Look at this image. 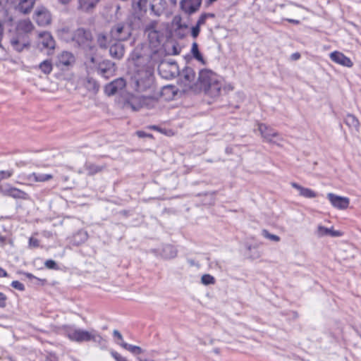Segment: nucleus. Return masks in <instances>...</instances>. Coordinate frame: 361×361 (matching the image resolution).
Segmentation results:
<instances>
[{
  "instance_id": "obj_42",
  "label": "nucleus",
  "mask_w": 361,
  "mask_h": 361,
  "mask_svg": "<svg viewBox=\"0 0 361 361\" xmlns=\"http://www.w3.org/2000/svg\"><path fill=\"white\" fill-rule=\"evenodd\" d=\"M44 266L48 269H52V270H58L59 269V266L56 263L55 261L52 259H47L44 262Z\"/></svg>"
},
{
  "instance_id": "obj_20",
  "label": "nucleus",
  "mask_w": 361,
  "mask_h": 361,
  "mask_svg": "<svg viewBox=\"0 0 361 361\" xmlns=\"http://www.w3.org/2000/svg\"><path fill=\"white\" fill-rule=\"evenodd\" d=\"M166 2L164 0H150L149 8L151 11L156 16H160L164 11Z\"/></svg>"
},
{
  "instance_id": "obj_32",
  "label": "nucleus",
  "mask_w": 361,
  "mask_h": 361,
  "mask_svg": "<svg viewBox=\"0 0 361 361\" xmlns=\"http://www.w3.org/2000/svg\"><path fill=\"white\" fill-rule=\"evenodd\" d=\"M18 28L25 33H29L34 29V25L30 20H24L19 23Z\"/></svg>"
},
{
  "instance_id": "obj_44",
  "label": "nucleus",
  "mask_w": 361,
  "mask_h": 361,
  "mask_svg": "<svg viewBox=\"0 0 361 361\" xmlns=\"http://www.w3.org/2000/svg\"><path fill=\"white\" fill-rule=\"evenodd\" d=\"M11 286L18 290L23 291L25 290V286L18 281H13L11 283Z\"/></svg>"
},
{
  "instance_id": "obj_43",
  "label": "nucleus",
  "mask_w": 361,
  "mask_h": 361,
  "mask_svg": "<svg viewBox=\"0 0 361 361\" xmlns=\"http://www.w3.org/2000/svg\"><path fill=\"white\" fill-rule=\"evenodd\" d=\"M11 0H0V11H4L7 13L9 2Z\"/></svg>"
},
{
  "instance_id": "obj_21",
  "label": "nucleus",
  "mask_w": 361,
  "mask_h": 361,
  "mask_svg": "<svg viewBox=\"0 0 361 361\" xmlns=\"http://www.w3.org/2000/svg\"><path fill=\"white\" fill-rule=\"evenodd\" d=\"M316 234L318 237L331 236L339 237L342 235L339 231L334 230L333 228H328L323 226H318Z\"/></svg>"
},
{
  "instance_id": "obj_64",
  "label": "nucleus",
  "mask_w": 361,
  "mask_h": 361,
  "mask_svg": "<svg viewBox=\"0 0 361 361\" xmlns=\"http://www.w3.org/2000/svg\"><path fill=\"white\" fill-rule=\"evenodd\" d=\"M8 20L11 21L12 20V18L10 17L8 18Z\"/></svg>"
},
{
  "instance_id": "obj_25",
  "label": "nucleus",
  "mask_w": 361,
  "mask_h": 361,
  "mask_svg": "<svg viewBox=\"0 0 361 361\" xmlns=\"http://www.w3.org/2000/svg\"><path fill=\"white\" fill-rule=\"evenodd\" d=\"M161 255L164 259H172L176 257L177 250L171 245H166L163 247Z\"/></svg>"
},
{
  "instance_id": "obj_2",
  "label": "nucleus",
  "mask_w": 361,
  "mask_h": 361,
  "mask_svg": "<svg viewBox=\"0 0 361 361\" xmlns=\"http://www.w3.org/2000/svg\"><path fill=\"white\" fill-rule=\"evenodd\" d=\"M131 57L136 65L147 67L146 69H148L161 61V54L159 50L152 49L147 45L140 44L135 47Z\"/></svg>"
},
{
  "instance_id": "obj_55",
  "label": "nucleus",
  "mask_w": 361,
  "mask_h": 361,
  "mask_svg": "<svg viewBox=\"0 0 361 361\" xmlns=\"http://www.w3.org/2000/svg\"><path fill=\"white\" fill-rule=\"evenodd\" d=\"M300 57V54L299 53H294L293 54L291 55V59L293 60H298L299 59Z\"/></svg>"
},
{
  "instance_id": "obj_22",
  "label": "nucleus",
  "mask_w": 361,
  "mask_h": 361,
  "mask_svg": "<svg viewBox=\"0 0 361 361\" xmlns=\"http://www.w3.org/2000/svg\"><path fill=\"white\" fill-rule=\"evenodd\" d=\"M4 193L14 199L27 200L28 198V195L25 192L16 188L11 187L6 190Z\"/></svg>"
},
{
  "instance_id": "obj_47",
  "label": "nucleus",
  "mask_w": 361,
  "mask_h": 361,
  "mask_svg": "<svg viewBox=\"0 0 361 361\" xmlns=\"http://www.w3.org/2000/svg\"><path fill=\"white\" fill-rule=\"evenodd\" d=\"M6 300L7 297L6 295L0 292V307L4 308L6 306Z\"/></svg>"
},
{
  "instance_id": "obj_53",
  "label": "nucleus",
  "mask_w": 361,
  "mask_h": 361,
  "mask_svg": "<svg viewBox=\"0 0 361 361\" xmlns=\"http://www.w3.org/2000/svg\"><path fill=\"white\" fill-rule=\"evenodd\" d=\"M79 235L82 236V241H85V240H87V233H86L85 232H82V231L79 232V233L75 235V238H76L77 236H79Z\"/></svg>"
},
{
  "instance_id": "obj_39",
  "label": "nucleus",
  "mask_w": 361,
  "mask_h": 361,
  "mask_svg": "<svg viewBox=\"0 0 361 361\" xmlns=\"http://www.w3.org/2000/svg\"><path fill=\"white\" fill-rule=\"evenodd\" d=\"M262 235L267 239H269L271 241H274V242H279L280 240V237L276 235H274V234H271L266 229H264L262 230Z\"/></svg>"
},
{
  "instance_id": "obj_58",
  "label": "nucleus",
  "mask_w": 361,
  "mask_h": 361,
  "mask_svg": "<svg viewBox=\"0 0 361 361\" xmlns=\"http://www.w3.org/2000/svg\"><path fill=\"white\" fill-rule=\"evenodd\" d=\"M287 20L290 23H294V24H298L300 22L298 20H293V19H287Z\"/></svg>"
},
{
  "instance_id": "obj_38",
  "label": "nucleus",
  "mask_w": 361,
  "mask_h": 361,
  "mask_svg": "<svg viewBox=\"0 0 361 361\" xmlns=\"http://www.w3.org/2000/svg\"><path fill=\"white\" fill-rule=\"evenodd\" d=\"M169 66H170L173 69L177 68V63L175 61H173V62L161 61V63H159V65L158 66V70L160 73H161Z\"/></svg>"
},
{
  "instance_id": "obj_50",
  "label": "nucleus",
  "mask_w": 361,
  "mask_h": 361,
  "mask_svg": "<svg viewBox=\"0 0 361 361\" xmlns=\"http://www.w3.org/2000/svg\"><path fill=\"white\" fill-rule=\"evenodd\" d=\"M39 245V242L37 238H30L29 239V246L30 247H37Z\"/></svg>"
},
{
  "instance_id": "obj_52",
  "label": "nucleus",
  "mask_w": 361,
  "mask_h": 361,
  "mask_svg": "<svg viewBox=\"0 0 361 361\" xmlns=\"http://www.w3.org/2000/svg\"><path fill=\"white\" fill-rule=\"evenodd\" d=\"M113 336L115 338H117L120 341V342L123 341V336L121 335V334L118 330H114Z\"/></svg>"
},
{
  "instance_id": "obj_56",
  "label": "nucleus",
  "mask_w": 361,
  "mask_h": 361,
  "mask_svg": "<svg viewBox=\"0 0 361 361\" xmlns=\"http://www.w3.org/2000/svg\"><path fill=\"white\" fill-rule=\"evenodd\" d=\"M137 135L140 137H145V136H146V135H147V134H146L145 132H143V131H137Z\"/></svg>"
},
{
  "instance_id": "obj_5",
  "label": "nucleus",
  "mask_w": 361,
  "mask_h": 361,
  "mask_svg": "<svg viewBox=\"0 0 361 361\" xmlns=\"http://www.w3.org/2000/svg\"><path fill=\"white\" fill-rule=\"evenodd\" d=\"M157 104V99L152 95H130L124 103V107L137 111L142 108L148 109L154 108Z\"/></svg>"
},
{
  "instance_id": "obj_49",
  "label": "nucleus",
  "mask_w": 361,
  "mask_h": 361,
  "mask_svg": "<svg viewBox=\"0 0 361 361\" xmlns=\"http://www.w3.org/2000/svg\"><path fill=\"white\" fill-rule=\"evenodd\" d=\"M169 52L173 55H178L180 52V48L176 44H173L171 50H169Z\"/></svg>"
},
{
  "instance_id": "obj_31",
  "label": "nucleus",
  "mask_w": 361,
  "mask_h": 361,
  "mask_svg": "<svg viewBox=\"0 0 361 361\" xmlns=\"http://www.w3.org/2000/svg\"><path fill=\"white\" fill-rule=\"evenodd\" d=\"M29 178L30 180L33 179L36 182H44L52 178V176L50 174L33 173L30 175Z\"/></svg>"
},
{
  "instance_id": "obj_3",
  "label": "nucleus",
  "mask_w": 361,
  "mask_h": 361,
  "mask_svg": "<svg viewBox=\"0 0 361 361\" xmlns=\"http://www.w3.org/2000/svg\"><path fill=\"white\" fill-rule=\"evenodd\" d=\"M63 330L65 336L71 341L82 343L92 341L101 343L103 341L102 336L94 329L89 331L75 326L66 325L63 326Z\"/></svg>"
},
{
  "instance_id": "obj_23",
  "label": "nucleus",
  "mask_w": 361,
  "mask_h": 361,
  "mask_svg": "<svg viewBox=\"0 0 361 361\" xmlns=\"http://www.w3.org/2000/svg\"><path fill=\"white\" fill-rule=\"evenodd\" d=\"M344 123L350 128L352 130L355 132L359 131L360 123L358 119L353 114H348L344 118Z\"/></svg>"
},
{
  "instance_id": "obj_15",
  "label": "nucleus",
  "mask_w": 361,
  "mask_h": 361,
  "mask_svg": "<svg viewBox=\"0 0 361 361\" xmlns=\"http://www.w3.org/2000/svg\"><path fill=\"white\" fill-rule=\"evenodd\" d=\"M97 72L105 79H109L115 74V65L111 61L104 62L99 65Z\"/></svg>"
},
{
  "instance_id": "obj_11",
  "label": "nucleus",
  "mask_w": 361,
  "mask_h": 361,
  "mask_svg": "<svg viewBox=\"0 0 361 361\" xmlns=\"http://www.w3.org/2000/svg\"><path fill=\"white\" fill-rule=\"evenodd\" d=\"M326 197L331 204L337 209H346L350 204V199L348 197L339 196L332 192L328 193Z\"/></svg>"
},
{
  "instance_id": "obj_54",
  "label": "nucleus",
  "mask_w": 361,
  "mask_h": 361,
  "mask_svg": "<svg viewBox=\"0 0 361 361\" xmlns=\"http://www.w3.org/2000/svg\"><path fill=\"white\" fill-rule=\"evenodd\" d=\"M8 274L6 271L2 268H0V277H6Z\"/></svg>"
},
{
  "instance_id": "obj_4",
  "label": "nucleus",
  "mask_w": 361,
  "mask_h": 361,
  "mask_svg": "<svg viewBox=\"0 0 361 361\" xmlns=\"http://www.w3.org/2000/svg\"><path fill=\"white\" fill-rule=\"evenodd\" d=\"M131 87L137 93H152L154 91V77L148 69L140 70L131 78Z\"/></svg>"
},
{
  "instance_id": "obj_40",
  "label": "nucleus",
  "mask_w": 361,
  "mask_h": 361,
  "mask_svg": "<svg viewBox=\"0 0 361 361\" xmlns=\"http://www.w3.org/2000/svg\"><path fill=\"white\" fill-rule=\"evenodd\" d=\"M201 281L204 285H210L215 283V279L210 274H204L201 278Z\"/></svg>"
},
{
  "instance_id": "obj_59",
  "label": "nucleus",
  "mask_w": 361,
  "mask_h": 361,
  "mask_svg": "<svg viewBox=\"0 0 361 361\" xmlns=\"http://www.w3.org/2000/svg\"><path fill=\"white\" fill-rule=\"evenodd\" d=\"M71 0H59L60 3L62 4H68Z\"/></svg>"
},
{
  "instance_id": "obj_8",
  "label": "nucleus",
  "mask_w": 361,
  "mask_h": 361,
  "mask_svg": "<svg viewBox=\"0 0 361 361\" xmlns=\"http://www.w3.org/2000/svg\"><path fill=\"white\" fill-rule=\"evenodd\" d=\"M110 35L117 42L126 41L132 35V27L128 24L119 23L111 27Z\"/></svg>"
},
{
  "instance_id": "obj_48",
  "label": "nucleus",
  "mask_w": 361,
  "mask_h": 361,
  "mask_svg": "<svg viewBox=\"0 0 361 361\" xmlns=\"http://www.w3.org/2000/svg\"><path fill=\"white\" fill-rule=\"evenodd\" d=\"M200 27L198 26V25H195L194 27H192V30H191V35L193 38H196L199 34H200Z\"/></svg>"
},
{
  "instance_id": "obj_12",
  "label": "nucleus",
  "mask_w": 361,
  "mask_h": 361,
  "mask_svg": "<svg viewBox=\"0 0 361 361\" xmlns=\"http://www.w3.org/2000/svg\"><path fill=\"white\" fill-rule=\"evenodd\" d=\"M35 20L40 26L48 25L51 22V14L46 8H37L35 11Z\"/></svg>"
},
{
  "instance_id": "obj_16",
  "label": "nucleus",
  "mask_w": 361,
  "mask_h": 361,
  "mask_svg": "<svg viewBox=\"0 0 361 361\" xmlns=\"http://www.w3.org/2000/svg\"><path fill=\"white\" fill-rule=\"evenodd\" d=\"M202 4V0H182L180 6L183 11L192 14L198 11Z\"/></svg>"
},
{
  "instance_id": "obj_17",
  "label": "nucleus",
  "mask_w": 361,
  "mask_h": 361,
  "mask_svg": "<svg viewBox=\"0 0 361 361\" xmlns=\"http://www.w3.org/2000/svg\"><path fill=\"white\" fill-rule=\"evenodd\" d=\"M330 59L335 63L345 67L350 68L353 65V63L348 57L339 51H334L331 53Z\"/></svg>"
},
{
  "instance_id": "obj_34",
  "label": "nucleus",
  "mask_w": 361,
  "mask_h": 361,
  "mask_svg": "<svg viewBox=\"0 0 361 361\" xmlns=\"http://www.w3.org/2000/svg\"><path fill=\"white\" fill-rule=\"evenodd\" d=\"M103 166L93 164L90 162L85 164V170L89 175H94L102 171Z\"/></svg>"
},
{
  "instance_id": "obj_24",
  "label": "nucleus",
  "mask_w": 361,
  "mask_h": 361,
  "mask_svg": "<svg viewBox=\"0 0 361 361\" xmlns=\"http://www.w3.org/2000/svg\"><path fill=\"white\" fill-rule=\"evenodd\" d=\"M291 185L293 188L297 189L301 196L306 198H314L317 196V194L312 190L306 188H303L296 183H292Z\"/></svg>"
},
{
  "instance_id": "obj_29",
  "label": "nucleus",
  "mask_w": 361,
  "mask_h": 361,
  "mask_svg": "<svg viewBox=\"0 0 361 361\" xmlns=\"http://www.w3.org/2000/svg\"><path fill=\"white\" fill-rule=\"evenodd\" d=\"M118 344L134 355H140L142 353V350L140 347L128 344L125 341L119 342Z\"/></svg>"
},
{
  "instance_id": "obj_37",
  "label": "nucleus",
  "mask_w": 361,
  "mask_h": 361,
  "mask_svg": "<svg viewBox=\"0 0 361 361\" xmlns=\"http://www.w3.org/2000/svg\"><path fill=\"white\" fill-rule=\"evenodd\" d=\"M86 87L87 90L93 91V92H97L99 88V84L97 82L96 80H94L92 78H87V83H86Z\"/></svg>"
},
{
  "instance_id": "obj_26",
  "label": "nucleus",
  "mask_w": 361,
  "mask_h": 361,
  "mask_svg": "<svg viewBox=\"0 0 361 361\" xmlns=\"http://www.w3.org/2000/svg\"><path fill=\"white\" fill-rule=\"evenodd\" d=\"M78 2L79 8L83 11L88 12L96 6L99 0H79Z\"/></svg>"
},
{
  "instance_id": "obj_7",
  "label": "nucleus",
  "mask_w": 361,
  "mask_h": 361,
  "mask_svg": "<svg viewBox=\"0 0 361 361\" xmlns=\"http://www.w3.org/2000/svg\"><path fill=\"white\" fill-rule=\"evenodd\" d=\"M180 83L183 85L184 92H193L197 93L195 85H197V78L193 68L185 67L180 75Z\"/></svg>"
},
{
  "instance_id": "obj_6",
  "label": "nucleus",
  "mask_w": 361,
  "mask_h": 361,
  "mask_svg": "<svg viewBox=\"0 0 361 361\" xmlns=\"http://www.w3.org/2000/svg\"><path fill=\"white\" fill-rule=\"evenodd\" d=\"M72 40L85 50L92 51L94 49L93 37L91 31L88 29L83 27L76 29L73 33Z\"/></svg>"
},
{
  "instance_id": "obj_46",
  "label": "nucleus",
  "mask_w": 361,
  "mask_h": 361,
  "mask_svg": "<svg viewBox=\"0 0 361 361\" xmlns=\"http://www.w3.org/2000/svg\"><path fill=\"white\" fill-rule=\"evenodd\" d=\"M111 356L116 360V361H128L126 358L121 356L118 353L112 350L111 352Z\"/></svg>"
},
{
  "instance_id": "obj_63",
  "label": "nucleus",
  "mask_w": 361,
  "mask_h": 361,
  "mask_svg": "<svg viewBox=\"0 0 361 361\" xmlns=\"http://www.w3.org/2000/svg\"><path fill=\"white\" fill-rule=\"evenodd\" d=\"M91 61L94 63V57L91 58Z\"/></svg>"
},
{
  "instance_id": "obj_30",
  "label": "nucleus",
  "mask_w": 361,
  "mask_h": 361,
  "mask_svg": "<svg viewBox=\"0 0 361 361\" xmlns=\"http://www.w3.org/2000/svg\"><path fill=\"white\" fill-rule=\"evenodd\" d=\"M191 54H192L194 59L200 62L202 64H205V60L199 50L197 43L195 42L192 44Z\"/></svg>"
},
{
  "instance_id": "obj_18",
  "label": "nucleus",
  "mask_w": 361,
  "mask_h": 361,
  "mask_svg": "<svg viewBox=\"0 0 361 361\" xmlns=\"http://www.w3.org/2000/svg\"><path fill=\"white\" fill-rule=\"evenodd\" d=\"M39 43L43 48L54 49L55 47V41L50 33L44 32L39 35Z\"/></svg>"
},
{
  "instance_id": "obj_14",
  "label": "nucleus",
  "mask_w": 361,
  "mask_h": 361,
  "mask_svg": "<svg viewBox=\"0 0 361 361\" xmlns=\"http://www.w3.org/2000/svg\"><path fill=\"white\" fill-rule=\"evenodd\" d=\"M74 55L69 51H62L57 56L56 66L57 67L69 66L75 63Z\"/></svg>"
},
{
  "instance_id": "obj_61",
  "label": "nucleus",
  "mask_w": 361,
  "mask_h": 361,
  "mask_svg": "<svg viewBox=\"0 0 361 361\" xmlns=\"http://www.w3.org/2000/svg\"><path fill=\"white\" fill-rule=\"evenodd\" d=\"M26 276H27V278H29V279H32V278H33V277H34V276H33L32 274H30V273H27V274H26Z\"/></svg>"
},
{
  "instance_id": "obj_1",
  "label": "nucleus",
  "mask_w": 361,
  "mask_h": 361,
  "mask_svg": "<svg viewBox=\"0 0 361 361\" xmlns=\"http://www.w3.org/2000/svg\"><path fill=\"white\" fill-rule=\"evenodd\" d=\"M195 89L197 90V93L204 91L210 97H216L221 94L222 90L221 78L210 69H201Z\"/></svg>"
},
{
  "instance_id": "obj_13",
  "label": "nucleus",
  "mask_w": 361,
  "mask_h": 361,
  "mask_svg": "<svg viewBox=\"0 0 361 361\" xmlns=\"http://www.w3.org/2000/svg\"><path fill=\"white\" fill-rule=\"evenodd\" d=\"M126 83L123 78H120L114 80L105 87V92L109 96L114 95L118 91L123 90Z\"/></svg>"
},
{
  "instance_id": "obj_10",
  "label": "nucleus",
  "mask_w": 361,
  "mask_h": 361,
  "mask_svg": "<svg viewBox=\"0 0 361 361\" xmlns=\"http://www.w3.org/2000/svg\"><path fill=\"white\" fill-rule=\"evenodd\" d=\"M157 23L152 21L148 24L145 30V33L147 35L149 42L150 46L156 48L160 44L161 34L157 30Z\"/></svg>"
},
{
  "instance_id": "obj_27",
  "label": "nucleus",
  "mask_w": 361,
  "mask_h": 361,
  "mask_svg": "<svg viewBox=\"0 0 361 361\" xmlns=\"http://www.w3.org/2000/svg\"><path fill=\"white\" fill-rule=\"evenodd\" d=\"M35 0H20L18 4V9L20 12L29 13L33 8Z\"/></svg>"
},
{
  "instance_id": "obj_62",
  "label": "nucleus",
  "mask_w": 361,
  "mask_h": 361,
  "mask_svg": "<svg viewBox=\"0 0 361 361\" xmlns=\"http://www.w3.org/2000/svg\"><path fill=\"white\" fill-rule=\"evenodd\" d=\"M188 262L190 264V265H194L195 262L193 260H188Z\"/></svg>"
},
{
  "instance_id": "obj_35",
  "label": "nucleus",
  "mask_w": 361,
  "mask_h": 361,
  "mask_svg": "<svg viewBox=\"0 0 361 361\" xmlns=\"http://www.w3.org/2000/svg\"><path fill=\"white\" fill-rule=\"evenodd\" d=\"M39 68L44 74H49L52 71V64L49 60H44L39 65Z\"/></svg>"
},
{
  "instance_id": "obj_41",
  "label": "nucleus",
  "mask_w": 361,
  "mask_h": 361,
  "mask_svg": "<svg viewBox=\"0 0 361 361\" xmlns=\"http://www.w3.org/2000/svg\"><path fill=\"white\" fill-rule=\"evenodd\" d=\"M209 17L214 18V15L213 13H203V14H202L200 16V17L199 18L196 25L200 26V27L201 25H204L205 23V22H206V20Z\"/></svg>"
},
{
  "instance_id": "obj_45",
  "label": "nucleus",
  "mask_w": 361,
  "mask_h": 361,
  "mask_svg": "<svg viewBox=\"0 0 361 361\" xmlns=\"http://www.w3.org/2000/svg\"><path fill=\"white\" fill-rule=\"evenodd\" d=\"M13 174V171H0V182L4 179L8 178Z\"/></svg>"
},
{
  "instance_id": "obj_28",
  "label": "nucleus",
  "mask_w": 361,
  "mask_h": 361,
  "mask_svg": "<svg viewBox=\"0 0 361 361\" xmlns=\"http://www.w3.org/2000/svg\"><path fill=\"white\" fill-rule=\"evenodd\" d=\"M11 44L13 48L18 52L22 51L25 48H27L30 46L28 42H21L19 37H13L11 39Z\"/></svg>"
},
{
  "instance_id": "obj_33",
  "label": "nucleus",
  "mask_w": 361,
  "mask_h": 361,
  "mask_svg": "<svg viewBox=\"0 0 361 361\" xmlns=\"http://www.w3.org/2000/svg\"><path fill=\"white\" fill-rule=\"evenodd\" d=\"M97 42L101 49H106L109 46V39L104 33H99L97 36Z\"/></svg>"
},
{
  "instance_id": "obj_57",
  "label": "nucleus",
  "mask_w": 361,
  "mask_h": 361,
  "mask_svg": "<svg viewBox=\"0 0 361 361\" xmlns=\"http://www.w3.org/2000/svg\"><path fill=\"white\" fill-rule=\"evenodd\" d=\"M6 241V238L0 235V245H3Z\"/></svg>"
},
{
  "instance_id": "obj_36",
  "label": "nucleus",
  "mask_w": 361,
  "mask_h": 361,
  "mask_svg": "<svg viewBox=\"0 0 361 361\" xmlns=\"http://www.w3.org/2000/svg\"><path fill=\"white\" fill-rule=\"evenodd\" d=\"M148 0H134L133 5L140 11L146 12Z\"/></svg>"
},
{
  "instance_id": "obj_19",
  "label": "nucleus",
  "mask_w": 361,
  "mask_h": 361,
  "mask_svg": "<svg viewBox=\"0 0 361 361\" xmlns=\"http://www.w3.org/2000/svg\"><path fill=\"white\" fill-rule=\"evenodd\" d=\"M124 52V45L120 42L113 44L109 48L110 55L116 59H121L123 56Z\"/></svg>"
},
{
  "instance_id": "obj_51",
  "label": "nucleus",
  "mask_w": 361,
  "mask_h": 361,
  "mask_svg": "<svg viewBox=\"0 0 361 361\" xmlns=\"http://www.w3.org/2000/svg\"><path fill=\"white\" fill-rule=\"evenodd\" d=\"M45 361H59V359L55 354L50 353L47 356Z\"/></svg>"
},
{
  "instance_id": "obj_60",
  "label": "nucleus",
  "mask_w": 361,
  "mask_h": 361,
  "mask_svg": "<svg viewBox=\"0 0 361 361\" xmlns=\"http://www.w3.org/2000/svg\"><path fill=\"white\" fill-rule=\"evenodd\" d=\"M224 91L226 90H233V87L231 85H228V87H224L223 89Z\"/></svg>"
},
{
  "instance_id": "obj_9",
  "label": "nucleus",
  "mask_w": 361,
  "mask_h": 361,
  "mask_svg": "<svg viewBox=\"0 0 361 361\" xmlns=\"http://www.w3.org/2000/svg\"><path fill=\"white\" fill-rule=\"evenodd\" d=\"M258 128L264 140L268 142L279 145L280 142L283 140V138L276 130L265 124H259Z\"/></svg>"
}]
</instances>
